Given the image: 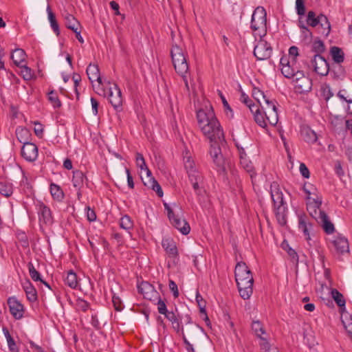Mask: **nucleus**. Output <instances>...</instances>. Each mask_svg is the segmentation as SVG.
Here are the masks:
<instances>
[{"mask_svg":"<svg viewBox=\"0 0 352 352\" xmlns=\"http://www.w3.org/2000/svg\"><path fill=\"white\" fill-rule=\"evenodd\" d=\"M21 187L25 193L29 194L32 192V186L26 177H23L21 181Z\"/></svg>","mask_w":352,"mask_h":352,"instance_id":"6e6d98bb","label":"nucleus"},{"mask_svg":"<svg viewBox=\"0 0 352 352\" xmlns=\"http://www.w3.org/2000/svg\"><path fill=\"white\" fill-rule=\"evenodd\" d=\"M302 135L305 140L309 143H314L317 141L318 137L316 133L310 129H305L302 131Z\"/></svg>","mask_w":352,"mask_h":352,"instance_id":"37998d69","label":"nucleus"},{"mask_svg":"<svg viewBox=\"0 0 352 352\" xmlns=\"http://www.w3.org/2000/svg\"><path fill=\"white\" fill-rule=\"evenodd\" d=\"M303 189L307 195V209L309 210L310 214L312 217L317 215L322 204L321 197L318 194L317 189L309 184H305Z\"/></svg>","mask_w":352,"mask_h":352,"instance_id":"6e6552de","label":"nucleus"},{"mask_svg":"<svg viewBox=\"0 0 352 352\" xmlns=\"http://www.w3.org/2000/svg\"><path fill=\"white\" fill-rule=\"evenodd\" d=\"M47 12L48 19L50 21V25H51L52 30H54V32L58 36L60 34L59 27H58V23L56 20L55 15L52 12V10L49 6L47 7Z\"/></svg>","mask_w":352,"mask_h":352,"instance_id":"ea45409f","label":"nucleus"},{"mask_svg":"<svg viewBox=\"0 0 352 352\" xmlns=\"http://www.w3.org/2000/svg\"><path fill=\"white\" fill-rule=\"evenodd\" d=\"M254 116L255 122L261 127L266 128L269 124L267 117L265 116L264 111H261L260 109L257 106L254 108V112L252 113Z\"/></svg>","mask_w":352,"mask_h":352,"instance_id":"c85d7f7f","label":"nucleus"},{"mask_svg":"<svg viewBox=\"0 0 352 352\" xmlns=\"http://www.w3.org/2000/svg\"><path fill=\"white\" fill-rule=\"evenodd\" d=\"M199 126L210 142L224 141L223 129L217 119L212 107H206L197 113Z\"/></svg>","mask_w":352,"mask_h":352,"instance_id":"f257e3e1","label":"nucleus"},{"mask_svg":"<svg viewBox=\"0 0 352 352\" xmlns=\"http://www.w3.org/2000/svg\"><path fill=\"white\" fill-rule=\"evenodd\" d=\"M169 289L173 292L175 298H177L179 296V291L177 288V284L172 280H169Z\"/></svg>","mask_w":352,"mask_h":352,"instance_id":"69168bd1","label":"nucleus"},{"mask_svg":"<svg viewBox=\"0 0 352 352\" xmlns=\"http://www.w3.org/2000/svg\"><path fill=\"white\" fill-rule=\"evenodd\" d=\"M50 193L54 199L61 201L64 198V193L60 187L55 184H51Z\"/></svg>","mask_w":352,"mask_h":352,"instance_id":"72a5a7b5","label":"nucleus"},{"mask_svg":"<svg viewBox=\"0 0 352 352\" xmlns=\"http://www.w3.org/2000/svg\"><path fill=\"white\" fill-rule=\"evenodd\" d=\"M280 70L283 75L287 78H293L294 89L296 92L302 94L311 90V80L305 76L304 72L295 67V61L289 62L286 58H280Z\"/></svg>","mask_w":352,"mask_h":352,"instance_id":"f03ea898","label":"nucleus"},{"mask_svg":"<svg viewBox=\"0 0 352 352\" xmlns=\"http://www.w3.org/2000/svg\"><path fill=\"white\" fill-rule=\"evenodd\" d=\"M10 58L16 66L20 67L25 60L26 54L23 49L16 48L12 52Z\"/></svg>","mask_w":352,"mask_h":352,"instance_id":"c756f323","label":"nucleus"},{"mask_svg":"<svg viewBox=\"0 0 352 352\" xmlns=\"http://www.w3.org/2000/svg\"><path fill=\"white\" fill-rule=\"evenodd\" d=\"M306 22L308 25L313 28L320 25L321 33L327 36L331 32V24L328 18L323 14L318 15L314 11H309L307 15Z\"/></svg>","mask_w":352,"mask_h":352,"instance_id":"1a4fd4ad","label":"nucleus"},{"mask_svg":"<svg viewBox=\"0 0 352 352\" xmlns=\"http://www.w3.org/2000/svg\"><path fill=\"white\" fill-rule=\"evenodd\" d=\"M65 25L67 28L72 30V31H76V30H78V28L80 27V23L73 15L68 13L66 14L65 15Z\"/></svg>","mask_w":352,"mask_h":352,"instance_id":"f704fd0d","label":"nucleus"},{"mask_svg":"<svg viewBox=\"0 0 352 352\" xmlns=\"http://www.w3.org/2000/svg\"><path fill=\"white\" fill-rule=\"evenodd\" d=\"M263 102L265 106L262 104L261 107L264 109V113L267 117L269 124L275 126L278 120L276 101L270 100L266 98H264Z\"/></svg>","mask_w":352,"mask_h":352,"instance_id":"f8f14e48","label":"nucleus"},{"mask_svg":"<svg viewBox=\"0 0 352 352\" xmlns=\"http://www.w3.org/2000/svg\"><path fill=\"white\" fill-rule=\"evenodd\" d=\"M104 94L108 96L109 102L116 110H120L122 105L121 90L115 83H108V87L104 90Z\"/></svg>","mask_w":352,"mask_h":352,"instance_id":"9d476101","label":"nucleus"},{"mask_svg":"<svg viewBox=\"0 0 352 352\" xmlns=\"http://www.w3.org/2000/svg\"><path fill=\"white\" fill-rule=\"evenodd\" d=\"M313 217L321 225L327 234H330L334 232V226L324 211L319 210L318 214Z\"/></svg>","mask_w":352,"mask_h":352,"instance_id":"aec40b11","label":"nucleus"},{"mask_svg":"<svg viewBox=\"0 0 352 352\" xmlns=\"http://www.w3.org/2000/svg\"><path fill=\"white\" fill-rule=\"evenodd\" d=\"M8 305L10 314L15 319L19 320L23 318V305L15 297H10L8 299Z\"/></svg>","mask_w":352,"mask_h":352,"instance_id":"a211bd4d","label":"nucleus"},{"mask_svg":"<svg viewBox=\"0 0 352 352\" xmlns=\"http://www.w3.org/2000/svg\"><path fill=\"white\" fill-rule=\"evenodd\" d=\"M184 163L185 168L188 173H189V172L197 171L195 166V162L192 160L190 156H184Z\"/></svg>","mask_w":352,"mask_h":352,"instance_id":"3c124183","label":"nucleus"},{"mask_svg":"<svg viewBox=\"0 0 352 352\" xmlns=\"http://www.w3.org/2000/svg\"><path fill=\"white\" fill-rule=\"evenodd\" d=\"M330 244L338 254H344L349 251L348 240L341 234L333 236L330 241Z\"/></svg>","mask_w":352,"mask_h":352,"instance_id":"2eb2a0df","label":"nucleus"},{"mask_svg":"<svg viewBox=\"0 0 352 352\" xmlns=\"http://www.w3.org/2000/svg\"><path fill=\"white\" fill-rule=\"evenodd\" d=\"M331 296L338 307L343 309L345 308L346 301L343 295L339 291H338L336 289H331Z\"/></svg>","mask_w":352,"mask_h":352,"instance_id":"58836bf2","label":"nucleus"},{"mask_svg":"<svg viewBox=\"0 0 352 352\" xmlns=\"http://www.w3.org/2000/svg\"><path fill=\"white\" fill-rule=\"evenodd\" d=\"M331 54L334 62L341 63L344 61V52L338 47H332L331 48Z\"/></svg>","mask_w":352,"mask_h":352,"instance_id":"a19ab883","label":"nucleus"},{"mask_svg":"<svg viewBox=\"0 0 352 352\" xmlns=\"http://www.w3.org/2000/svg\"><path fill=\"white\" fill-rule=\"evenodd\" d=\"M240 164L246 172L250 173V177L253 179L255 175L254 166L243 151H240Z\"/></svg>","mask_w":352,"mask_h":352,"instance_id":"a878e982","label":"nucleus"},{"mask_svg":"<svg viewBox=\"0 0 352 352\" xmlns=\"http://www.w3.org/2000/svg\"><path fill=\"white\" fill-rule=\"evenodd\" d=\"M251 28L255 35L264 36L267 30V13L263 7H257L252 16Z\"/></svg>","mask_w":352,"mask_h":352,"instance_id":"0eeeda50","label":"nucleus"},{"mask_svg":"<svg viewBox=\"0 0 352 352\" xmlns=\"http://www.w3.org/2000/svg\"><path fill=\"white\" fill-rule=\"evenodd\" d=\"M271 197L274 202V212L278 223L283 226L286 223L285 203L283 195L276 184L271 186Z\"/></svg>","mask_w":352,"mask_h":352,"instance_id":"423d86ee","label":"nucleus"},{"mask_svg":"<svg viewBox=\"0 0 352 352\" xmlns=\"http://www.w3.org/2000/svg\"><path fill=\"white\" fill-rule=\"evenodd\" d=\"M38 155V147L32 142L25 143L21 148V155L28 162H34Z\"/></svg>","mask_w":352,"mask_h":352,"instance_id":"f3484780","label":"nucleus"},{"mask_svg":"<svg viewBox=\"0 0 352 352\" xmlns=\"http://www.w3.org/2000/svg\"><path fill=\"white\" fill-rule=\"evenodd\" d=\"M210 155L214 162V163L219 168H223L224 166V159L221 154L220 148V144H222L223 141H212L210 142Z\"/></svg>","mask_w":352,"mask_h":352,"instance_id":"4468645a","label":"nucleus"},{"mask_svg":"<svg viewBox=\"0 0 352 352\" xmlns=\"http://www.w3.org/2000/svg\"><path fill=\"white\" fill-rule=\"evenodd\" d=\"M23 288L28 300L30 302H34L36 300V291L30 280H27L23 283Z\"/></svg>","mask_w":352,"mask_h":352,"instance_id":"cd10ccee","label":"nucleus"},{"mask_svg":"<svg viewBox=\"0 0 352 352\" xmlns=\"http://www.w3.org/2000/svg\"><path fill=\"white\" fill-rule=\"evenodd\" d=\"M15 134L17 140L23 144L26 142H30V133L28 129L22 126H19L15 131Z\"/></svg>","mask_w":352,"mask_h":352,"instance_id":"7c9ffc66","label":"nucleus"},{"mask_svg":"<svg viewBox=\"0 0 352 352\" xmlns=\"http://www.w3.org/2000/svg\"><path fill=\"white\" fill-rule=\"evenodd\" d=\"M296 12L298 15H304L305 13V7L304 4V1L302 0H296Z\"/></svg>","mask_w":352,"mask_h":352,"instance_id":"bf43d9fd","label":"nucleus"},{"mask_svg":"<svg viewBox=\"0 0 352 352\" xmlns=\"http://www.w3.org/2000/svg\"><path fill=\"white\" fill-rule=\"evenodd\" d=\"M172 63L177 73H184L189 71L187 62V54L182 43H173L170 50Z\"/></svg>","mask_w":352,"mask_h":352,"instance_id":"20e7f679","label":"nucleus"},{"mask_svg":"<svg viewBox=\"0 0 352 352\" xmlns=\"http://www.w3.org/2000/svg\"><path fill=\"white\" fill-rule=\"evenodd\" d=\"M65 283L72 289L77 287L78 283L76 274L73 272H69L65 278Z\"/></svg>","mask_w":352,"mask_h":352,"instance_id":"79ce46f5","label":"nucleus"},{"mask_svg":"<svg viewBox=\"0 0 352 352\" xmlns=\"http://www.w3.org/2000/svg\"><path fill=\"white\" fill-rule=\"evenodd\" d=\"M86 72L89 80L92 84L96 81L98 83V85H102V78L97 65L89 64L87 68Z\"/></svg>","mask_w":352,"mask_h":352,"instance_id":"4be33fe9","label":"nucleus"},{"mask_svg":"<svg viewBox=\"0 0 352 352\" xmlns=\"http://www.w3.org/2000/svg\"><path fill=\"white\" fill-rule=\"evenodd\" d=\"M188 323H189V325L186 328V333H187L188 336L189 337V338H190L192 340L195 341V340H196L197 336L199 334V327H198V326H197L195 324H192L190 322V318H188Z\"/></svg>","mask_w":352,"mask_h":352,"instance_id":"c9c22d12","label":"nucleus"},{"mask_svg":"<svg viewBox=\"0 0 352 352\" xmlns=\"http://www.w3.org/2000/svg\"><path fill=\"white\" fill-rule=\"evenodd\" d=\"M272 49L269 43L261 39L254 49V55L258 60H267L271 56Z\"/></svg>","mask_w":352,"mask_h":352,"instance_id":"ddd939ff","label":"nucleus"},{"mask_svg":"<svg viewBox=\"0 0 352 352\" xmlns=\"http://www.w3.org/2000/svg\"><path fill=\"white\" fill-rule=\"evenodd\" d=\"M34 131L36 136L38 138H42L43 134V126L41 124L38 122H34Z\"/></svg>","mask_w":352,"mask_h":352,"instance_id":"0e129e2a","label":"nucleus"},{"mask_svg":"<svg viewBox=\"0 0 352 352\" xmlns=\"http://www.w3.org/2000/svg\"><path fill=\"white\" fill-rule=\"evenodd\" d=\"M120 226L121 228L129 231L133 227V222L128 215H124L120 220Z\"/></svg>","mask_w":352,"mask_h":352,"instance_id":"49530a36","label":"nucleus"},{"mask_svg":"<svg viewBox=\"0 0 352 352\" xmlns=\"http://www.w3.org/2000/svg\"><path fill=\"white\" fill-rule=\"evenodd\" d=\"M260 339V346L261 349L263 352H272V349L273 348H276L275 346H272L270 343L268 342V340L266 337H263Z\"/></svg>","mask_w":352,"mask_h":352,"instance_id":"603ef678","label":"nucleus"},{"mask_svg":"<svg viewBox=\"0 0 352 352\" xmlns=\"http://www.w3.org/2000/svg\"><path fill=\"white\" fill-rule=\"evenodd\" d=\"M314 72L320 76H326L329 71L327 60L320 55L316 54L311 60Z\"/></svg>","mask_w":352,"mask_h":352,"instance_id":"dca6fc26","label":"nucleus"},{"mask_svg":"<svg viewBox=\"0 0 352 352\" xmlns=\"http://www.w3.org/2000/svg\"><path fill=\"white\" fill-rule=\"evenodd\" d=\"M13 193L12 184L7 181L0 182V194L6 197H10Z\"/></svg>","mask_w":352,"mask_h":352,"instance_id":"4c0bfd02","label":"nucleus"},{"mask_svg":"<svg viewBox=\"0 0 352 352\" xmlns=\"http://www.w3.org/2000/svg\"><path fill=\"white\" fill-rule=\"evenodd\" d=\"M239 293L244 300L249 299L253 292L254 278L245 263L239 262L234 270Z\"/></svg>","mask_w":352,"mask_h":352,"instance_id":"7ed1b4c3","label":"nucleus"},{"mask_svg":"<svg viewBox=\"0 0 352 352\" xmlns=\"http://www.w3.org/2000/svg\"><path fill=\"white\" fill-rule=\"evenodd\" d=\"M3 334L6 338V341L8 343V346L9 348V350L10 352H19V348L14 340V339L12 338L11 335L10 334V332L8 329L6 327L3 328Z\"/></svg>","mask_w":352,"mask_h":352,"instance_id":"e433bc0d","label":"nucleus"},{"mask_svg":"<svg viewBox=\"0 0 352 352\" xmlns=\"http://www.w3.org/2000/svg\"><path fill=\"white\" fill-rule=\"evenodd\" d=\"M252 329L258 338H263V336L266 334L263 324L258 320L253 321L252 324Z\"/></svg>","mask_w":352,"mask_h":352,"instance_id":"c03bdc74","label":"nucleus"},{"mask_svg":"<svg viewBox=\"0 0 352 352\" xmlns=\"http://www.w3.org/2000/svg\"><path fill=\"white\" fill-rule=\"evenodd\" d=\"M241 100L249 108L252 113L254 112V108H256L257 105L252 104L251 100L244 93L241 96Z\"/></svg>","mask_w":352,"mask_h":352,"instance_id":"5fc2aeb1","label":"nucleus"},{"mask_svg":"<svg viewBox=\"0 0 352 352\" xmlns=\"http://www.w3.org/2000/svg\"><path fill=\"white\" fill-rule=\"evenodd\" d=\"M189 179L192 185L193 189L197 195L201 193L202 186V176L197 171L189 172Z\"/></svg>","mask_w":352,"mask_h":352,"instance_id":"b1692460","label":"nucleus"},{"mask_svg":"<svg viewBox=\"0 0 352 352\" xmlns=\"http://www.w3.org/2000/svg\"><path fill=\"white\" fill-rule=\"evenodd\" d=\"M167 211L168 219L172 225L177 228L182 234L186 235L190 232V227L188 222L179 216L181 208L176 204L172 208L168 204H164Z\"/></svg>","mask_w":352,"mask_h":352,"instance_id":"39448f33","label":"nucleus"},{"mask_svg":"<svg viewBox=\"0 0 352 352\" xmlns=\"http://www.w3.org/2000/svg\"><path fill=\"white\" fill-rule=\"evenodd\" d=\"M135 163H136L137 166L142 171L144 170L145 172L146 175H145V177H144V178H147V177H150L151 175H152L151 170L148 168V167L146 164L145 160H144L143 155L140 153H136Z\"/></svg>","mask_w":352,"mask_h":352,"instance_id":"2f4dec72","label":"nucleus"},{"mask_svg":"<svg viewBox=\"0 0 352 352\" xmlns=\"http://www.w3.org/2000/svg\"><path fill=\"white\" fill-rule=\"evenodd\" d=\"M177 74L182 77V78L184 82V85H185V88H186V91L189 93L190 92V85L188 83L189 71L185 72L183 74H182V73H177Z\"/></svg>","mask_w":352,"mask_h":352,"instance_id":"e2e57ef3","label":"nucleus"},{"mask_svg":"<svg viewBox=\"0 0 352 352\" xmlns=\"http://www.w3.org/2000/svg\"><path fill=\"white\" fill-rule=\"evenodd\" d=\"M138 291L144 298L149 300H155L158 298V293L154 287L148 282H142L138 285Z\"/></svg>","mask_w":352,"mask_h":352,"instance_id":"6ab92c4d","label":"nucleus"},{"mask_svg":"<svg viewBox=\"0 0 352 352\" xmlns=\"http://www.w3.org/2000/svg\"><path fill=\"white\" fill-rule=\"evenodd\" d=\"M313 48L316 52H322L324 51V45L320 40L315 41L313 43Z\"/></svg>","mask_w":352,"mask_h":352,"instance_id":"680f3d73","label":"nucleus"},{"mask_svg":"<svg viewBox=\"0 0 352 352\" xmlns=\"http://www.w3.org/2000/svg\"><path fill=\"white\" fill-rule=\"evenodd\" d=\"M157 310L159 311L160 314H163V315H165L168 311H167V309H166V305L164 302V300H162L160 296H158V298L157 299Z\"/></svg>","mask_w":352,"mask_h":352,"instance_id":"052dcab7","label":"nucleus"},{"mask_svg":"<svg viewBox=\"0 0 352 352\" xmlns=\"http://www.w3.org/2000/svg\"><path fill=\"white\" fill-rule=\"evenodd\" d=\"M39 224L41 228L49 227L54 223V218L50 208L43 202L39 201L36 204Z\"/></svg>","mask_w":352,"mask_h":352,"instance_id":"9b49d317","label":"nucleus"},{"mask_svg":"<svg viewBox=\"0 0 352 352\" xmlns=\"http://www.w3.org/2000/svg\"><path fill=\"white\" fill-rule=\"evenodd\" d=\"M48 100L54 108H58L61 106V102L56 92L53 90L48 93Z\"/></svg>","mask_w":352,"mask_h":352,"instance_id":"09e8293b","label":"nucleus"},{"mask_svg":"<svg viewBox=\"0 0 352 352\" xmlns=\"http://www.w3.org/2000/svg\"><path fill=\"white\" fill-rule=\"evenodd\" d=\"M85 177L84 173L80 170H76L73 173L72 183L73 186L79 190L83 186Z\"/></svg>","mask_w":352,"mask_h":352,"instance_id":"473e14b6","label":"nucleus"},{"mask_svg":"<svg viewBox=\"0 0 352 352\" xmlns=\"http://www.w3.org/2000/svg\"><path fill=\"white\" fill-rule=\"evenodd\" d=\"M196 301L197 302V305L200 309V311L201 313H205L206 310V301L204 300L202 296L200 295L199 292H196Z\"/></svg>","mask_w":352,"mask_h":352,"instance_id":"13d9d810","label":"nucleus"},{"mask_svg":"<svg viewBox=\"0 0 352 352\" xmlns=\"http://www.w3.org/2000/svg\"><path fill=\"white\" fill-rule=\"evenodd\" d=\"M21 74L25 80H30L34 78V72L26 65H20Z\"/></svg>","mask_w":352,"mask_h":352,"instance_id":"de8ad7c7","label":"nucleus"},{"mask_svg":"<svg viewBox=\"0 0 352 352\" xmlns=\"http://www.w3.org/2000/svg\"><path fill=\"white\" fill-rule=\"evenodd\" d=\"M87 209V218L89 221H94L96 219V214L94 210L91 209L89 206Z\"/></svg>","mask_w":352,"mask_h":352,"instance_id":"774afa93","label":"nucleus"},{"mask_svg":"<svg viewBox=\"0 0 352 352\" xmlns=\"http://www.w3.org/2000/svg\"><path fill=\"white\" fill-rule=\"evenodd\" d=\"M298 56V49L296 46H292L289 49V57L287 56H283L281 58H286L289 62H291L292 60L295 61V67H298L296 65V57Z\"/></svg>","mask_w":352,"mask_h":352,"instance_id":"8fccbe9b","label":"nucleus"},{"mask_svg":"<svg viewBox=\"0 0 352 352\" xmlns=\"http://www.w3.org/2000/svg\"><path fill=\"white\" fill-rule=\"evenodd\" d=\"M164 316L171 322L173 328L177 333H183L184 331L183 326L181 325L180 320L175 312L168 311Z\"/></svg>","mask_w":352,"mask_h":352,"instance_id":"bb28decb","label":"nucleus"},{"mask_svg":"<svg viewBox=\"0 0 352 352\" xmlns=\"http://www.w3.org/2000/svg\"><path fill=\"white\" fill-rule=\"evenodd\" d=\"M162 245L169 257L175 258L178 255L177 248L175 242L169 238L163 239Z\"/></svg>","mask_w":352,"mask_h":352,"instance_id":"5701e85b","label":"nucleus"},{"mask_svg":"<svg viewBox=\"0 0 352 352\" xmlns=\"http://www.w3.org/2000/svg\"><path fill=\"white\" fill-rule=\"evenodd\" d=\"M298 219L299 230L303 232L307 241L310 240V232L313 228L309 217L305 214H300L298 216Z\"/></svg>","mask_w":352,"mask_h":352,"instance_id":"412c9836","label":"nucleus"},{"mask_svg":"<svg viewBox=\"0 0 352 352\" xmlns=\"http://www.w3.org/2000/svg\"><path fill=\"white\" fill-rule=\"evenodd\" d=\"M112 302L116 311H120L123 309L122 302L120 297L116 296V294H113L112 296Z\"/></svg>","mask_w":352,"mask_h":352,"instance_id":"4d7b16f0","label":"nucleus"},{"mask_svg":"<svg viewBox=\"0 0 352 352\" xmlns=\"http://www.w3.org/2000/svg\"><path fill=\"white\" fill-rule=\"evenodd\" d=\"M28 270L30 276L32 279L34 281H38L43 283L47 287H50L49 285L44 282L41 278L39 272L35 269L33 264L32 263H28Z\"/></svg>","mask_w":352,"mask_h":352,"instance_id":"a18cd8bd","label":"nucleus"},{"mask_svg":"<svg viewBox=\"0 0 352 352\" xmlns=\"http://www.w3.org/2000/svg\"><path fill=\"white\" fill-rule=\"evenodd\" d=\"M141 178L144 186H147L149 188H151L155 192H156L157 195L160 197H162L163 196V191L162 190L160 185L152 175L147 178H144V177L141 175Z\"/></svg>","mask_w":352,"mask_h":352,"instance_id":"393cba45","label":"nucleus"},{"mask_svg":"<svg viewBox=\"0 0 352 352\" xmlns=\"http://www.w3.org/2000/svg\"><path fill=\"white\" fill-rule=\"evenodd\" d=\"M299 170H300V174L305 178L309 177V176H310L309 170L307 168V166L304 163H300Z\"/></svg>","mask_w":352,"mask_h":352,"instance_id":"338daca9","label":"nucleus"},{"mask_svg":"<svg viewBox=\"0 0 352 352\" xmlns=\"http://www.w3.org/2000/svg\"><path fill=\"white\" fill-rule=\"evenodd\" d=\"M252 96L259 103L260 106H262V101L264 100V98H266L264 93L257 88L253 89Z\"/></svg>","mask_w":352,"mask_h":352,"instance_id":"864d4df0","label":"nucleus"}]
</instances>
